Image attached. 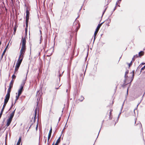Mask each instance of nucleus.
I'll return each instance as SVG.
<instances>
[{"label":"nucleus","instance_id":"obj_36","mask_svg":"<svg viewBox=\"0 0 145 145\" xmlns=\"http://www.w3.org/2000/svg\"><path fill=\"white\" fill-rule=\"evenodd\" d=\"M121 0H118L116 2V5H117L118 3H119V4L120 3Z\"/></svg>","mask_w":145,"mask_h":145},{"label":"nucleus","instance_id":"obj_49","mask_svg":"<svg viewBox=\"0 0 145 145\" xmlns=\"http://www.w3.org/2000/svg\"><path fill=\"white\" fill-rule=\"evenodd\" d=\"M27 33H25V35H24V38H25V37H27Z\"/></svg>","mask_w":145,"mask_h":145},{"label":"nucleus","instance_id":"obj_35","mask_svg":"<svg viewBox=\"0 0 145 145\" xmlns=\"http://www.w3.org/2000/svg\"><path fill=\"white\" fill-rule=\"evenodd\" d=\"M142 52H143V51H141L140 52H139L138 54V56L139 57H141V55H140V54Z\"/></svg>","mask_w":145,"mask_h":145},{"label":"nucleus","instance_id":"obj_51","mask_svg":"<svg viewBox=\"0 0 145 145\" xmlns=\"http://www.w3.org/2000/svg\"><path fill=\"white\" fill-rule=\"evenodd\" d=\"M144 52L143 51V52H142L141 53L140 55H141V56H143L144 55Z\"/></svg>","mask_w":145,"mask_h":145},{"label":"nucleus","instance_id":"obj_24","mask_svg":"<svg viewBox=\"0 0 145 145\" xmlns=\"http://www.w3.org/2000/svg\"><path fill=\"white\" fill-rule=\"evenodd\" d=\"M139 57L138 56V55L137 54L134 55L133 57L132 58V61H134L135 60V58H136L137 57Z\"/></svg>","mask_w":145,"mask_h":145},{"label":"nucleus","instance_id":"obj_6","mask_svg":"<svg viewBox=\"0 0 145 145\" xmlns=\"http://www.w3.org/2000/svg\"><path fill=\"white\" fill-rule=\"evenodd\" d=\"M12 120V118L8 117V118L7 120V123L6 125L7 126V127L10 125V124ZM7 128V127L5 128V129L4 130L3 132H4L5 131V130H6Z\"/></svg>","mask_w":145,"mask_h":145},{"label":"nucleus","instance_id":"obj_40","mask_svg":"<svg viewBox=\"0 0 145 145\" xmlns=\"http://www.w3.org/2000/svg\"><path fill=\"white\" fill-rule=\"evenodd\" d=\"M96 35H94V38H93V43H94L95 39H96Z\"/></svg>","mask_w":145,"mask_h":145},{"label":"nucleus","instance_id":"obj_22","mask_svg":"<svg viewBox=\"0 0 145 145\" xmlns=\"http://www.w3.org/2000/svg\"><path fill=\"white\" fill-rule=\"evenodd\" d=\"M71 110L70 111V113H69V116H68V119H67V121H66V123L65 124V127H64L63 129V130L62 131V133L63 131V130L65 128V127H66V125L67 123V121H68V119H69V117L70 116V114H71Z\"/></svg>","mask_w":145,"mask_h":145},{"label":"nucleus","instance_id":"obj_63","mask_svg":"<svg viewBox=\"0 0 145 145\" xmlns=\"http://www.w3.org/2000/svg\"><path fill=\"white\" fill-rule=\"evenodd\" d=\"M132 82H131V81H130V82L129 83H128V84H129V87L130 86V85H131V83Z\"/></svg>","mask_w":145,"mask_h":145},{"label":"nucleus","instance_id":"obj_46","mask_svg":"<svg viewBox=\"0 0 145 145\" xmlns=\"http://www.w3.org/2000/svg\"><path fill=\"white\" fill-rule=\"evenodd\" d=\"M38 128V120H37V125L36 128V130L37 131V130Z\"/></svg>","mask_w":145,"mask_h":145},{"label":"nucleus","instance_id":"obj_33","mask_svg":"<svg viewBox=\"0 0 145 145\" xmlns=\"http://www.w3.org/2000/svg\"><path fill=\"white\" fill-rule=\"evenodd\" d=\"M134 77V74H133L131 78V82H132L133 80V79Z\"/></svg>","mask_w":145,"mask_h":145},{"label":"nucleus","instance_id":"obj_38","mask_svg":"<svg viewBox=\"0 0 145 145\" xmlns=\"http://www.w3.org/2000/svg\"><path fill=\"white\" fill-rule=\"evenodd\" d=\"M28 21H25L26 26V27H28Z\"/></svg>","mask_w":145,"mask_h":145},{"label":"nucleus","instance_id":"obj_56","mask_svg":"<svg viewBox=\"0 0 145 145\" xmlns=\"http://www.w3.org/2000/svg\"><path fill=\"white\" fill-rule=\"evenodd\" d=\"M118 119H117V120L116 121V122H115V124H114V125H115V124L117 123L118 122Z\"/></svg>","mask_w":145,"mask_h":145},{"label":"nucleus","instance_id":"obj_31","mask_svg":"<svg viewBox=\"0 0 145 145\" xmlns=\"http://www.w3.org/2000/svg\"><path fill=\"white\" fill-rule=\"evenodd\" d=\"M99 29H98L97 28H96L95 29V32H94V35H96L97 34V33L98 32V31H99Z\"/></svg>","mask_w":145,"mask_h":145},{"label":"nucleus","instance_id":"obj_57","mask_svg":"<svg viewBox=\"0 0 145 145\" xmlns=\"http://www.w3.org/2000/svg\"><path fill=\"white\" fill-rule=\"evenodd\" d=\"M104 122V120H103L102 121V124H101V128H100L101 129V127H102V125H103V123Z\"/></svg>","mask_w":145,"mask_h":145},{"label":"nucleus","instance_id":"obj_18","mask_svg":"<svg viewBox=\"0 0 145 145\" xmlns=\"http://www.w3.org/2000/svg\"><path fill=\"white\" fill-rule=\"evenodd\" d=\"M22 139V137L21 136H20L19 138L18 141L16 144V145H20V142L21 141Z\"/></svg>","mask_w":145,"mask_h":145},{"label":"nucleus","instance_id":"obj_12","mask_svg":"<svg viewBox=\"0 0 145 145\" xmlns=\"http://www.w3.org/2000/svg\"><path fill=\"white\" fill-rule=\"evenodd\" d=\"M16 109V108H15V109L11 113H10V114L9 116H8L9 117L13 119L14 115Z\"/></svg>","mask_w":145,"mask_h":145},{"label":"nucleus","instance_id":"obj_29","mask_svg":"<svg viewBox=\"0 0 145 145\" xmlns=\"http://www.w3.org/2000/svg\"><path fill=\"white\" fill-rule=\"evenodd\" d=\"M76 94L75 91H74L73 93V99L75 100L76 97Z\"/></svg>","mask_w":145,"mask_h":145},{"label":"nucleus","instance_id":"obj_47","mask_svg":"<svg viewBox=\"0 0 145 145\" xmlns=\"http://www.w3.org/2000/svg\"><path fill=\"white\" fill-rule=\"evenodd\" d=\"M27 27H26L25 28V33H27Z\"/></svg>","mask_w":145,"mask_h":145},{"label":"nucleus","instance_id":"obj_8","mask_svg":"<svg viewBox=\"0 0 145 145\" xmlns=\"http://www.w3.org/2000/svg\"><path fill=\"white\" fill-rule=\"evenodd\" d=\"M76 40L75 42L74 43V45L73 46H72V48L71 49V50L72 51V55H74V50L75 49V48L76 46Z\"/></svg>","mask_w":145,"mask_h":145},{"label":"nucleus","instance_id":"obj_58","mask_svg":"<svg viewBox=\"0 0 145 145\" xmlns=\"http://www.w3.org/2000/svg\"><path fill=\"white\" fill-rule=\"evenodd\" d=\"M33 124V123H32L31 125H30V127H29V129H30V128H31V126Z\"/></svg>","mask_w":145,"mask_h":145},{"label":"nucleus","instance_id":"obj_23","mask_svg":"<svg viewBox=\"0 0 145 145\" xmlns=\"http://www.w3.org/2000/svg\"><path fill=\"white\" fill-rule=\"evenodd\" d=\"M80 99H78V100H79L80 101V102H82V101L84 100V97L82 96V95H81L80 97Z\"/></svg>","mask_w":145,"mask_h":145},{"label":"nucleus","instance_id":"obj_30","mask_svg":"<svg viewBox=\"0 0 145 145\" xmlns=\"http://www.w3.org/2000/svg\"><path fill=\"white\" fill-rule=\"evenodd\" d=\"M63 113H62L61 114V116L59 118V119H58V122L57 123V125L56 126V127H57V126L58 125V124L59 123V122L60 121V120H61V117L63 115Z\"/></svg>","mask_w":145,"mask_h":145},{"label":"nucleus","instance_id":"obj_3","mask_svg":"<svg viewBox=\"0 0 145 145\" xmlns=\"http://www.w3.org/2000/svg\"><path fill=\"white\" fill-rule=\"evenodd\" d=\"M11 92V90L10 89V87H9L7 90V93L5 97V98L4 99V104L6 105L8 103L10 97V94Z\"/></svg>","mask_w":145,"mask_h":145},{"label":"nucleus","instance_id":"obj_28","mask_svg":"<svg viewBox=\"0 0 145 145\" xmlns=\"http://www.w3.org/2000/svg\"><path fill=\"white\" fill-rule=\"evenodd\" d=\"M26 15H29L30 12L29 10H27H27H26Z\"/></svg>","mask_w":145,"mask_h":145},{"label":"nucleus","instance_id":"obj_54","mask_svg":"<svg viewBox=\"0 0 145 145\" xmlns=\"http://www.w3.org/2000/svg\"><path fill=\"white\" fill-rule=\"evenodd\" d=\"M78 28L77 27V28H76L77 30H78L79 29V28L80 27V24L78 25Z\"/></svg>","mask_w":145,"mask_h":145},{"label":"nucleus","instance_id":"obj_27","mask_svg":"<svg viewBox=\"0 0 145 145\" xmlns=\"http://www.w3.org/2000/svg\"><path fill=\"white\" fill-rule=\"evenodd\" d=\"M29 15H26L25 18H26V21H29Z\"/></svg>","mask_w":145,"mask_h":145},{"label":"nucleus","instance_id":"obj_60","mask_svg":"<svg viewBox=\"0 0 145 145\" xmlns=\"http://www.w3.org/2000/svg\"><path fill=\"white\" fill-rule=\"evenodd\" d=\"M46 140H47V138L46 137V138H45V141H44V143L45 144L46 143Z\"/></svg>","mask_w":145,"mask_h":145},{"label":"nucleus","instance_id":"obj_37","mask_svg":"<svg viewBox=\"0 0 145 145\" xmlns=\"http://www.w3.org/2000/svg\"><path fill=\"white\" fill-rule=\"evenodd\" d=\"M129 87H128L127 89V93H126V95H125L126 99V98H127V96L128 95V89H129Z\"/></svg>","mask_w":145,"mask_h":145},{"label":"nucleus","instance_id":"obj_13","mask_svg":"<svg viewBox=\"0 0 145 145\" xmlns=\"http://www.w3.org/2000/svg\"><path fill=\"white\" fill-rule=\"evenodd\" d=\"M61 135L59 138L57 139V141L54 144V145H58V144L60 143L61 141Z\"/></svg>","mask_w":145,"mask_h":145},{"label":"nucleus","instance_id":"obj_2","mask_svg":"<svg viewBox=\"0 0 145 145\" xmlns=\"http://www.w3.org/2000/svg\"><path fill=\"white\" fill-rule=\"evenodd\" d=\"M26 42V39L25 38H24L23 37H22V38L21 43V44H22V47L20 53V55L22 54H24L25 53L26 48L25 46Z\"/></svg>","mask_w":145,"mask_h":145},{"label":"nucleus","instance_id":"obj_19","mask_svg":"<svg viewBox=\"0 0 145 145\" xmlns=\"http://www.w3.org/2000/svg\"><path fill=\"white\" fill-rule=\"evenodd\" d=\"M128 84V83H126V80L125 79H124V83L121 85V87L123 88H124L125 87V86Z\"/></svg>","mask_w":145,"mask_h":145},{"label":"nucleus","instance_id":"obj_55","mask_svg":"<svg viewBox=\"0 0 145 145\" xmlns=\"http://www.w3.org/2000/svg\"><path fill=\"white\" fill-rule=\"evenodd\" d=\"M135 70H133L132 71V72H131L130 73V74H132V73L133 74H134V73L135 72Z\"/></svg>","mask_w":145,"mask_h":145},{"label":"nucleus","instance_id":"obj_11","mask_svg":"<svg viewBox=\"0 0 145 145\" xmlns=\"http://www.w3.org/2000/svg\"><path fill=\"white\" fill-rule=\"evenodd\" d=\"M52 132V126L51 127L50 129V130L49 132L48 135V140H50V139L51 137V134Z\"/></svg>","mask_w":145,"mask_h":145},{"label":"nucleus","instance_id":"obj_17","mask_svg":"<svg viewBox=\"0 0 145 145\" xmlns=\"http://www.w3.org/2000/svg\"><path fill=\"white\" fill-rule=\"evenodd\" d=\"M14 80H13V79H12L11 80V81L10 83V84H9V87H10V88H12V87L13 84V83H14Z\"/></svg>","mask_w":145,"mask_h":145},{"label":"nucleus","instance_id":"obj_43","mask_svg":"<svg viewBox=\"0 0 145 145\" xmlns=\"http://www.w3.org/2000/svg\"><path fill=\"white\" fill-rule=\"evenodd\" d=\"M15 73L14 72V73L12 76V79H13L14 78H16V76L14 75Z\"/></svg>","mask_w":145,"mask_h":145},{"label":"nucleus","instance_id":"obj_26","mask_svg":"<svg viewBox=\"0 0 145 145\" xmlns=\"http://www.w3.org/2000/svg\"><path fill=\"white\" fill-rule=\"evenodd\" d=\"M133 61L132 60L130 63H127V64L128 65L129 68L132 65L133 62Z\"/></svg>","mask_w":145,"mask_h":145},{"label":"nucleus","instance_id":"obj_50","mask_svg":"<svg viewBox=\"0 0 145 145\" xmlns=\"http://www.w3.org/2000/svg\"><path fill=\"white\" fill-rule=\"evenodd\" d=\"M124 101L123 102V104H122V106H121V110H122V109H123V106L124 105Z\"/></svg>","mask_w":145,"mask_h":145},{"label":"nucleus","instance_id":"obj_25","mask_svg":"<svg viewBox=\"0 0 145 145\" xmlns=\"http://www.w3.org/2000/svg\"><path fill=\"white\" fill-rule=\"evenodd\" d=\"M105 21H106V22L108 24H109L111 22V19L108 18V19L106 20Z\"/></svg>","mask_w":145,"mask_h":145},{"label":"nucleus","instance_id":"obj_14","mask_svg":"<svg viewBox=\"0 0 145 145\" xmlns=\"http://www.w3.org/2000/svg\"><path fill=\"white\" fill-rule=\"evenodd\" d=\"M47 37L46 36V38H45L44 40V46L43 47V49L44 50L45 48H46L47 47Z\"/></svg>","mask_w":145,"mask_h":145},{"label":"nucleus","instance_id":"obj_61","mask_svg":"<svg viewBox=\"0 0 145 145\" xmlns=\"http://www.w3.org/2000/svg\"><path fill=\"white\" fill-rule=\"evenodd\" d=\"M121 115V113H119V115H118V119H119V118L120 117V116Z\"/></svg>","mask_w":145,"mask_h":145},{"label":"nucleus","instance_id":"obj_48","mask_svg":"<svg viewBox=\"0 0 145 145\" xmlns=\"http://www.w3.org/2000/svg\"><path fill=\"white\" fill-rule=\"evenodd\" d=\"M129 73V70H127L125 73V74L127 75Z\"/></svg>","mask_w":145,"mask_h":145},{"label":"nucleus","instance_id":"obj_20","mask_svg":"<svg viewBox=\"0 0 145 145\" xmlns=\"http://www.w3.org/2000/svg\"><path fill=\"white\" fill-rule=\"evenodd\" d=\"M105 21H104L103 22L101 23V24H99L97 26V28L98 29H99V28H100V27L101 26V25L103 24L104 22Z\"/></svg>","mask_w":145,"mask_h":145},{"label":"nucleus","instance_id":"obj_34","mask_svg":"<svg viewBox=\"0 0 145 145\" xmlns=\"http://www.w3.org/2000/svg\"><path fill=\"white\" fill-rule=\"evenodd\" d=\"M108 7H106L105 8V9H104V10L103 11V14H102V17L103 16V14H104L105 13V12L106 9H107V8Z\"/></svg>","mask_w":145,"mask_h":145},{"label":"nucleus","instance_id":"obj_5","mask_svg":"<svg viewBox=\"0 0 145 145\" xmlns=\"http://www.w3.org/2000/svg\"><path fill=\"white\" fill-rule=\"evenodd\" d=\"M40 98L39 99V100L38 99V98L37 99V107H36L34 112H35V114L34 115L37 116V109H38V111H39V101Z\"/></svg>","mask_w":145,"mask_h":145},{"label":"nucleus","instance_id":"obj_59","mask_svg":"<svg viewBox=\"0 0 145 145\" xmlns=\"http://www.w3.org/2000/svg\"><path fill=\"white\" fill-rule=\"evenodd\" d=\"M3 125H2L1 126V127L0 128H1V130L2 129H3L4 128H5V127H3Z\"/></svg>","mask_w":145,"mask_h":145},{"label":"nucleus","instance_id":"obj_15","mask_svg":"<svg viewBox=\"0 0 145 145\" xmlns=\"http://www.w3.org/2000/svg\"><path fill=\"white\" fill-rule=\"evenodd\" d=\"M27 80V76L25 77V80H22V83L21 84L20 86L24 87V85L26 82V80Z\"/></svg>","mask_w":145,"mask_h":145},{"label":"nucleus","instance_id":"obj_1","mask_svg":"<svg viewBox=\"0 0 145 145\" xmlns=\"http://www.w3.org/2000/svg\"><path fill=\"white\" fill-rule=\"evenodd\" d=\"M24 54H22L20 55V54L18 60L15 67L14 73L17 72L18 70L19 69L20 66L22 61L24 57Z\"/></svg>","mask_w":145,"mask_h":145},{"label":"nucleus","instance_id":"obj_39","mask_svg":"<svg viewBox=\"0 0 145 145\" xmlns=\"http://www.w3.org/2000/svg\"><path fill=\"white\" fill-rule=\"evenodd\" d=\"M61 85H60L58 87H57V84H56V85H55L56 87H55V89H59V88L61 86Z\"/></svg>","mask_w":145,"mask_h":145},{"label":"nucleus","instance_id":"obj_64","mask_svg":"<svg viewBox=\"0 0 145 145\" xmlns=\"http://www.w3.org/2000/svg\"><path fill=\"white\" fill-rule=\"evenodd\" d=\"M11 107H10V108L9 109V110H8V111H11Z\"/></svg>","mask_w":145,"mask_h":145},{"label":"nucleus","instance_id":"obj_41","mask_svg":"<svg viewBox=\"0 0 145 145\" xmlns=\"http://www.w3.org/2000/svg\"><path fill=\"white\" fill-rule=\"evenodd\" d=\"M16 28H14V32H13V34H14V35L15 34V33H16Z\"/></svg>","mask_w":145,"mask_h":145},{"label":"nucleus","instance_id":"obj_10","mask_svg":"<svg viewBox=\"0 0 145 145\" xmlns=\"http://www.w3.org/2000/svg\"><path fill=\"white\" fill-rule=\"evenodd\" d=\"M9 44V42L8 43V44L6 46L5 50L3 51V53L2 54V55H1V57L2 58L3 57V56L5 54V53L7 50L9 48V47H8Z\"/></svg>","mask_w":145,"mask_h":145},{"label":"nucleus","instance_id":"obj_52","mask_svg":"<svg viewBox=\"0 0 145 145\" xmlns=\"http://www.w3.org/2000/svg\"><path fill=\"white\" fill-rule=\"evenodd\" d=\"M5 119H4L2 122V125H4V122H5Z\"/></svg>","mask_w":145,"mask_h":145},{"label":"nucleus","instance_id":"obj_4","mask_svg":"<svg viewBox=\"0 0 145 145\" xmlns=\"http://www.w3.org/2000/svg\"><path fill=\"white\" fill-rule=\"evenodd\" d=\"M72 36L70 35L69 37L65 39V42L66 43V46L67 47V49L70 48L71 45V41Z\"/></svg>","mask_w":145,"mask_h":145},{"label":"nucleus","instance_id":"obj_62","mask_svg":"<svg viewBox=\"0 0 145 145\" xmlns=\"http://www.w3.org/2000/svg\"><path fill=\"white\" fill-rule=\"evenodd\" d=\"M14 105V104H13V101H12V105H11V107H12L13 106V105Z\"/></svg>","mask_w":145,"mask_h":145},{"label":"nucleus","instance_id":"obj_44","mask_svg":"<svg viewBox=\"0 0 145 145\" xmlns=\"http://www.w3.org/2000/svg\"><path fill=\"white\" fill-rule=\"evenodd\" d=\"M42 40V35H41L40 36V44L41 43V40Z\"/></svg>","mask_w":145,"mask_h":145},{"label":"nucleus","instance_id":"obj_53","mask_svg":"<svg viewBox=\"0 0 145 145\" xmlns=\"http://www.w3.org/2000/svg\"><path fill=\"white\" fill-rule=\"evenodd\" d=\"M116 7H117V5H116V6L115 7H114V8L113 10V12H114V11L116 10Z\"/></svg>","mask_w":145,"mask_h":145},{"label":"nucleus","instance_id":"obj_7","mask_svg":"<svg viewBox=\"0 0 145 145\" xmlns=\"http://www.w3.org/2000/svg\"><path fill=\"white\" fill-rule=\"evenodd\" d=\"M77 79H78V78H77V77H76V78L75 82V85L76 86V94L77 95H79V93L78 92V89H77V88L80 87V83L79 82L78 86H78H77Z\"/></svg>","mask_w":145,"mask_h":145},{"label":"nucleus","instance_id":"obj_9","mask_svg":"<svg viewBox=\"0 0 145 145\" xmlns=\"http://www.w3.org/2000/svg\"><path fill=\"white\" fill-rule=\"evenodd\" d=\"M24 87L20 86V88L18 90V93L21 95L24 91Z\"/></svg>","mask_w":145,"mask_h":145},{"label":"nucleus","instance_id":"obj_45","mask_svg":"<svg viewBox=\"0 0 145 145\" xmlns=\"http://www.w3.org/2000/svg\"><path fill=\"white\" fill-rule=\"evenodd\" d=\"M142 100H141V101H142ZM141 101L139 103H138V104L137 105V107H136L135 109H134V112H135V110L136 109H137V107H138V105H139V104H140V103H141Z\"/></svg>","mask_w":145,"mask_h":145},{"label":"nucleus","instance_id":"obj_32","mask_svg":"<svg viewBox=\"0 0 145 145\" xmlns=\"http://www.w3.org/2000/svg\"><path fill=\"white\" fill-rule=\"evenodd\" d=\"M36 119H37V116H36L35 115H34V119H33V122H32V123H34L35 122Z\"/></svg>","mask_w":145,"mask_h":145},{"label":"nucleus","instance_id":"obj_21","mask_svg":"<svg viewBox=\"0 0 145 145\" xmlns=\"http://www.w3.org/2000/svg\"><path fill=\"white\" fill-rule=\"evenodd\" d=\"M20 95H21V94H19L18 93L17 95H16V99L15 100V103H14V104H15V103L16 102V101L17 100H18V98H19V97Z\"/></svg>","mask_w":145,"mask_h":145},{"label":"nucleus","instance_id":"obj_42","mask_svg":"<svg viewBox=\"0 0 145 145\" xmlns=\"http://www.w3.org/2000/svg\"><path fill=\"white\" fill-rule=\"evenodd\" d=\"M128 77V76L126 74H125L124 75V78L126 80V79Z\"/></svg>","mask_w":145,"mask_h":145},{"label":"nucleus","instance_id":"obj_16","mask_svg":"<svg viewBox=\"0 0 145 145\" xmlns=\"http://www.w3.org/2000/svg\"><path fill=\"white\" fill-rule=\"evenodd\" d=\"M145 64V63L144 62H142V63L139 65V66L137 67V70L136 71V72H138L139 69H140V68L141 67L142 65H143Z\"/></svg>","mask_w":145,"mask_h":145}]
</instances>
